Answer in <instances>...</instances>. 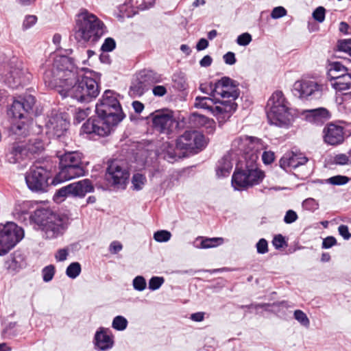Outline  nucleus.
<instances>
[{"label": "nucleus", "mask_w": 351, "mask_h": 351, "mask_svg": "<svg viewBox=\"0 0 351 351\" xmlns=\"http://www.w3.org/2000/svg\"><path fill=\"white\" fill-rule=\"evenodd\" d=\"M99 78L94 71L75 66L73 60L66 56L47 61L43 73L46 86L57 88L64 98L70 97L81 103H88L99 95Z\"/></svg>", "instance_id": "nucleus-1"}, {"label": "nucleus", "mask_w": 351, "mask_h": 351, "mask_svg": "<svg viewBox=\"0 0 351 351\" xmlns=\"http://www.w3.org/2000/svg\"><path fill=\"white\" fill-rule=\"evenodd\" d=\"M112 90H106L95 106L97 117L88 119L81 127V133L106 136L125 117L118 97Z\"/></svg>", "instance_id": "nucleus-2"}, {"label": "nucleus", "mask_w": 351, "mask_h": 351, "mask_svg": "<svg viewBox=\"0 0 351 351\" xmlns=\"http://www.w3.org/2000/svg\"><path fill=\"white\" fill-rule=\"evenodd\" d=\"M73 32L78 43H95L105 34L106 26L96 15L81 9L75 16Z\"/></svg>", "instance_id": "nucleus-3"}, {"label": "nucleus", "mask_w": 351, "mask_h": 351, "mask_svg": "<svg viewBox=\"0 0 351 351\" xmlns=\"http://www.w3.org/2000/svg\"><path fill=\"white\" fill-rule=\"evenodd\" d=\"M58 157L59 171L51 181L53 184L56 185L85 176L86 169L82 162V154L78 152H67Z\"/></svg>", "instance_id": "nucleus-4"}, {"label": "nucleus", "mask_w": 351, "mask_h": 351, "mask_svg": "<svg viewBox=\"0 0 351 351\" xmlns=\"http://www.w3.org/2000/svg\"><path fill=\"white\" fill-rule=\"evenodd\" d=\"M11 139L5 148V158L10 164L21 163L29 159L25 149V140L22 139L29 134L28 125L23 121L13 123L11 127Z\"/></svg>", "instance_id": "nucleus-5"}, {"label": "nucleus", "mask_w": 351, "mask_h": 351, "mask_svg": "<svg viewBox=\"0 0 351 351\" xmlns=\"http://www.w3.org/2000/svg\"><path fill=\"white\" fill-rule=\"evenodd\" d=\"M289 102L283 93L275 91L267 104V117L270 124L279 127H288L293 121Z\"/></svg>", "instance_id": "nucleus-6"}, {"label": "nucleus", "mask_w": 351, "mask_h": 351, "mask_svg": "<svg viewBox=\"0 0 351 351\" xmlns=\"http://www.w3.org/2000/svg\"><path fill=\"white\" fill-rule=\"evenodd\" d=\"M239 82L232 78L223 76L215 83H210V95L213 96H219L220 103L223 104H232L234 106V112L237 108V104L235 100L239 97L240 90L239 88Z\"/></svg>", "instance_id": "nucleus-7"}, {"label": "nucleus", "mask_w": 351, "mask_h": 351, "mask_svg": "<svg viewBox=\"0 0 351 351\" xmlns=\"http://www.w3.org/2000/svg\"><path fill=\"white\" fill-rule=\"evenodd\" d=\"M325 86L320 82L302 79L297 80L293 85V95L302 101H311L320 99Z\"/></svg>", "instance_id": "nucleus-8"}, {"label": "nucleus", "mask_w": 351, "mask_h": 351, "mask_svg": "<svg viewBox=\"0 0 351 351\" xmlns=\"http://www.w3.org/2000/svg\"><path fill=\"white\" fill-rule=\"evenodd\" d=\"M195 106L197 108L206 110L215 116L219 123L228 119L234 113V106L232 104H223L219 99L215 100L207 97H197Z\"/></svg>", "instance_id": "nucleus-9"}, {"label": "nucleus", "mask_w": 351, "mask_h": 351, "mask_svg": "<svg viewBox=\"0 0 351 351\" xmlns=\"http://www.w3.org/2000/svg\"><path fill=\"white\" fill-rule=\"evenodd\" d=\"M261 140L258 138L248 136L237 137L232 142V151L237 155H241L245 160L256 162L258 159L256 152L258 151Z\"/></svg>", "instance_id": "nucleus-10"}, {"label": "nucleus", "mask_w": 351, "mask_h": 351, "mask_svg": "<svg viewBox=\"0 0 351 351\" xmlns=\"http://www.w3.org/2000/svg\"><path fill=\"white\" fill-rule=\"evenodd\" d=\"M24 237L23 230L14 222L0 229V256L8 254Z\"/></svg>", "instance_id": "nucleus-11"}, {"label": "nucleus", "mask_w": 351, "mask_h": 351, "mask_svg": "<svg viewBox=\"0 0 351 351\" xmlns=\"http://www.w3.org/2000/svg\"><path fill=\"white\" fill-rule=\"evenodd\" d=\"M51 173L41 166H33L25 174L27 187L34 192H44L48 186Z\"/></svg>", "instance_id": "nucleus-12"}, {"label": "nucleus", "mask_w": 351, "mask_h": 351, "mask_svg": "<svg viewBox=\"0 0 351 351\" xmlns=\"http://www.w3.org/2000/svg\"><path fill=\"white\" fill-rule=\"evenodd\" d=\"M130 177V173L124 163L118 160L108 162L105 173L106 182L114 186L125 185Z\"/></svg>", "instance_id": "nucleus-13"}, {"label": "nucleus", "mask_w": 351, "mask_h": 351, "mask_svg": "<svg viewBox=\"0 0 351 351\" xmlns=\"http://www.w3.org/2000/svg\"><path fill=\"white\" fill-rule=\"evenodd\" d=\"M205 146L203 134L196 131H186L176 141V147L190 154H197Z\"/></svg>", "instance_id": "nucleus-14"}, {"label": "nucleus", "mask_w": 351, "mask_h": 351, "mask_svg": "<svg viewBox=\"0 0 351 351\" xmlns=\"http://www.w3.org/2000/svg\"><path fill=\"white\" fill-rule=\"evenodd\" d=\"M94 189L90 180L83 179L62 187L57 191L56 195L59 197H84L88 193L93 192Z\"/></svg>", "instance_id": "nucleus-15"}, {"label": "nucleus", "mask_w": 351, "mask_h": 351, "mask_svg": "<svg viewBox=\"0 0 351 351\" xmlns=\"http://www.w3.org/2000/svg\"><path fill=\"white\" fill-rule=\"evenodd\" d=\"M345 136V128L340 123H328L323 129V140L327 145H341L344 142Z\"/></svg>", "instance_id": "nucleus-16"}, {"label": "nucleus", "mask_w": 351, "mask_h": 351, "mask_svg": "<svg viewBox=\"0 0 351 351\" xmlns=\"http://www.w3.org/2000/svg\"><path fill=\"white\" fill-rule=\"evenodd\" d=\"M67 228L66 220L56 214L42 228L43 237L46 239H54L64 234Z\"/></svg>", "instance_id": "nucleus-17"}, {"label": "nucleus", "mask_w": 351, "mask_h": 351, "mask_svg": "<svg viewBox=\"0 0 351 351\" xmlns=\"http://www.w3.org/2000/svg\"><path fill=\"white\" fill-rule=\"evenodd\" d=\"M152 115L153 127L160 133L169 134L177 125L171 111H156Z\"/></svg>", "instance_id": "nucleus-18"}, {"label": "nucleus", "mask_w": 351, "mask_h": 351, "mask_svg": "<svg viewBox=\"0 0 351 351\" xmlns=\"http://www.w3.org/2000/svg\"><path fill=\"white\" fill-rule=\"evenodd\" d=\"M36 204L34 201H18L12 211L13 217L25 225H31Z\"/></svg>", "instance_id": "nucleus-19"}, {"label": "nucleus", "mask_w": 351, "mask_h": 351, "mask_svg": "<svg viewBox=\"0 0 351 351\" xmlns=\"http://www.w3.org/2000/svg\"><path fill=\"white\" fill-rule=\"evenodd\" d=\"M35 101V97L31 95L19 97V99L14 100L8 110V114L14 119H21L25 117L26 113L32 110Z\"/></svg>", "instance_id": "nucleus-20"}, {"label": "nucleus", "mask_w": 351, "mask_h": 351, "mask_svg": "<svg viewBox=\"0 0 351 351\" xmlns=\"http://www.w3.org/2000/svg\"><path fill=\"white\" fill-rule=\"evenodd\" d=\"M31 80V74L27 70L19 67H11L5 75L4 82L12 89H16L28 84Z\"/></svg>", "instance_id": "nucleus-21"}, {"label": "nucleus", "mask_w": 351, "mask_h": 351, "mask_svg": "<svg viewBox=\"0 0 351 351\" xmlns=\"http://www.w3.org/2000/svg\"><path fill=\"white\" fill-rule=\"evenodd\" d=\"M308 159L300 152H288L279 161L280 167L286 171H290L300 166L304 165Z\"/></svg>", "instance_id": "nucleus-22"}, {"label": "nucleus", "mask_w": 351, "mask_h": 351, "mask_svg": "<svg viewBox=\"0 0 351 351\" xmlns=\"http://www.w3.org/2000/svg\"><path fill=\"white\" fill-rule=\"evenodd\" d=\"M69 123L60 114H56L50 117L46 123V127L49 132L60 137L66 131Z\"/></svg>", "instance_id": "nucleus-23"}, {"label": "nucleus", "mask_w": 351, "mask_h": 351, "mask_svg": "<svg viewBox=\"0 0 351 351\" xmlns=\"http://www.w3.org/2000/svg\"><path fill=\"white\" fill-rule=\"evenodd\" d=\"M110 331L104 328H100L95 335V346L99 351H106L112 348L114 341Z\"/></svg>", "instance_id": "nucleus-24"}, {"label": "nucleus", "mask_w": 351, "mask_h": 351, "mask_svg": "<svg viewBox=\"0 0 351 351\" xmlns=\"http://www.w3.org/2000/svg\"><path fill=\"white\" fill-rule=\"evenodd\" d=\"M56 215V213H54L50 209L43 208L37 203L33 214L32 220L31 221V225H37L41 229L49 221L51 217L55 216Z\"/></svg>", "instance_id": "nucleus-25"}, {"label": "nucleus", "mask_w": 351, "mask_h": 351, "mask_svg": "<svg viewBox=\"0 0 351 351\" xmlns=\"http://www.w3.org/2000/svg\"><path fill=\"white\" fill-rule=\"evenodd\" d=\"M306 120L316 125H322L330 118L328 110L324 108H318L306 110Z\"/></svg>", "instance_id": "nucleus-26"}, {"label": "nucleus", "mask_w": 351, "mask_h": 351, "mask_svg": "<svg viewBox=\"0 0 351 351\" xmlns=\"http://www.w3.org/2000/svg\"><path fill=\"white\" fill-rule=\"evenodd\" d=\"M250 165L247 162L246 171L247 176V182H249V186L258 184L264 178V173L262 171L258 170L254 165L255 162L250 161Z\"/></svg>", "instance_id": "nucleus-27"}, {"label": "nucleus", "mask_w": 351, "mask_h": 351, "mask_svg": "<svg viewBox=\"0 0 351 351\" xmlns=\"http://www.w3.org/2000/svg\"><path fill=\"white\" fill-rule=\"evenodd\" d=\"M232 185L236 190H243L249 186L246 168L234 171L232 177Z\"/></svg>", "instance_id": "nucleus-28"}, {"label": "nucleus", "mask_w": 351, "mask_h": 351, "mask_svg": "<svg viewBox=\"0 0 351 351\" xmlns=\"http://www.w3.org/2000/svg\"><path fill=\"white\" fill-rule=\"evenodd\" d=\"M232 169V163L230 156L228 154L225 155L217 163L216 175L218 178L227 177L230 173Z\"/></svg>", "instance_id": "nucleus-29"}, {"label": "nucleus", "mask_w": 351, "mask_h": 351, "mask_svg": "<svg viewBox=\"0 0 351 351\" xmlns=\"http://www.w3.org/2000/svg\"><path fill=\"white\" fill-rule=\"evenodd\" d=\"M25 149L29 159L32 156L41 152L44 149V143L39 138L25 141Z\"/></svg>", "instance_id": "nucleus-30"}, {"label": "nucleus", "mask_w": 351, "mask_h": 351, "mask_svg": "<svg viewBox=\"0 0 351 351\" xmlns=\"http://www.w3.org/2000/svg\"><path fill=\"white\" fill-rule=\"evenodd\" d=\"M332 86L338 91L349 90L351 88V74L347 71L331 83Z\"/></svg>", "instance_id": "nucleus-31"}, {"label": "nucleus", "mask_w": 351, "mask_h": 351, "mask_svg": "<svg viewBox=\"0 0 351 351\" xmlns=\"http://www.w3.org/2000/svg\"><path fill=\"white\" fill-rule=\"evenodd\" d=\"M347 71V69L339 62H333L328 71V76L330 83L335 82L337 78L341 76L343 73Z\"/></svg>", "instance_id": "nucleus-32"}, {"label": "nucleus", "mask_w": 351, "mask_h": 351, "mask_svg": "<svg viewBox=\"0 0 351 351\" xmlns=\"http://www.w3.org/2000/svg\"><path fill=\"white\" fill-rule=\"evenodd\" d=\"M141 79L144 84H154L162 82V78L160 74L152 71H144L141 75Z\"/></svg>", "instance_id": "nucleus-33"}, {"label": "nucleus", "mask_w": 351, "mask_h": 351, "mask_svg": "<svg viewBox=\"0 0 351 351\" xmlns=\"http://www.w3.org/2000/svg\"><path fill=\"white\" fill-rule=\"evenodd\" d=\"M200 240V244L196 245V247L207 249L217 247L223 243V239L220 237H214V238H198L197 239V241Z\"/></svg>", "instance_id": "nucleus-34"}, {"label": "nucleus", "mask_w": 351, "mask_h": 351, "mask_svg": "<svg viewBox=\"0 0 351 351\" xmlns=\"http://www.w3.org/2000/svg\"><path fill=\"white\" fill-rule=\"evenodd\" d=\"M145 90V84L141 79L130 86L129 93L132 97H140L144 94Z\"/></svg>", "instance_id": "nucleus-35"}, {"label": "nucleus", "mask_w": 351, "mask_h": 351, "mask_svg": "<svg viewBox=\"0 0 351 351\" xmlns=\"http://www.w3.org/2000/svg\"><path fill=\"white\" fill-rule=\"evenodd\" d=\"M81 265L77 262L71 263L66 269V274L71 279L76 278L81 273Z\"/></svg>", "instance_id": "nucleus-36"}, {"label": "nucleus", "mask_w": 351, "mask_h": 351, "mask_svg": "<svg viewBox=\"0 0 351 351\" xmlns=\"http://www.w3.org/2000/svg\"><path fill=\"white\" fill-rule=\"evenodd\" d=\"M302 207L305 210L313 213L319 208V204L314 198L308 197L302 202Z\"/></svg>", "instance_id": "nucleus-37"}, {"label": "nucleus", "mask_w": 351, "mask_h": 351, "mask_svg": "<svg viewBox=\"0 0 351 351\" xmlns=\"http://www.w3.org/2000/svg\"><path fill=\"white\" fill-rule=\"evenodd\" d=\"M128 324L126 318L121 315H117L112 320V327L117 330L122 331L127 328Z\"/></svg>", "instance_id": "nucleus-38"}, {"label": "nucleus", "mask_w": 351, "mask_h": 351, "mask_svg": "<svg viewBox=\"0 0 351 351\" xmlns=\"http://www.w3.org/2000/svg\"><path fill=\"white\" fill-rule=\"evenodd\" d=\"M56 272L55 266L53 265H49L46 267H45L42 269V276H43V280L45 282H48L51 281Z\"/></svg>", "instance_id": "nucleus-39"}, {"label": "nucleus", "mask_w": 351, "mask_h": 351, "mask_svg": "<svg viewBox=\"0 0 351 351\" xmlns=\"http://www.w3.org/2000/svg\"><path fill=\"white\" fill-rule=\"evenodd\" d=\"M191 120L192 121L195 122V123H197V125H198L199 126L204 125L206 124H209V125L213 124V123L212 121H210V120L208 117H205L204 115L196 113V112H193L191 114Z\"/></svg>", "instance_id": "nucleus-40"}, {"label": "nucleus", "mask_w": 351, "mask_h": 351, "mask_svg": "<svg viewBox=\"0 0 351 351\" xmlns=\"http://www.w3.org/2000/svg\"><path fill=\"white\" fill-rule=\"evenodd\" d=\"M155 0H129L131 6L140 10H145L152 6Z\"/></svg>", "instance_id": "nucleus-41"}, {"label": "nucleus", "mask_w": 351, "mask_h": 351, "mask_svg": "<svg viewBox=\"0 0 351 351\" xmlns=\"http://www.w3.org/2000/svg\"><path fill=\"white\" fill-rule=\"evenodd\" d=\"M294 318L303 326L308 328L310 321L306 313L301 310H295L293 313Z\"/></svg>", "instance_id": "nucleus-42"}, {"label": "nucleus", "mask_w": 351, "mask_h": 351, "mask_svg": "<svg viewBox=\"0 0 351 351\" xmlns=\"http://www.w3.org/2000/svg\"><path fill=\"white\" fill-rule=\"evenodd\" d=\"M333 162L338 165H346L351 164V156L348 154H338L333 158Z\"/></svg>", "instance_id": "nucleus-43"}, {"label": "nucleus", "mask_w": 351, "mask_h": 351, "mask_svg": "<svg viewBox=\"0 0 351 351\" xmlns=\"http://www.w3.org/2000/svg\"><path fill=\"white\" fill-rule=\"evenodd\" d=\"M145 182H146V178L143 174L136 173L132 177V182L134 189L136 190L142 189Z\"/></svg>", "instance_id": "nucleus-44"}, {"label": "nucleus", "mask_w": 351, "mask_h": 351, "mask_svg": "<svg viewBox=\"0 0 351 351\" xmlns=\"http://www.w3.org/2000/svg\"><path fill=\"white\" fill-rule=\"evenodd\" d=\"M350 179L348 177L346 176H335L332 177H330L327 180V182L332 185H343L347 184L349 182Z\"/></svg>", "instance_id": "nucleus-45"}, {"label": "nucleus", "mask_w": 351, "mask_h": 351, "mask_svg": "<svg viewBox=\"0 0 351 351\" xmlns=\"http://www.w3.org/2000/svg\"><path fill=\"white\" fill-rule=\"evenodd\" d=\"M162 151L165 152L164 158L166 159H174L176 154L173 144L166 142L162 145Z\"/></svg>", "instance_id": "nucleus-46"}, {"label": "nucleus", "mask_w": 351, "mask_h": 351, "mask_svg": "<svg viewBox=\"0 0 351 351\" xmlns=\"http://www.w3.org/2000/svg\"><path fill=\"white\" fill-rule=\"evenodd\" d=\"M165 279L161 276H153L149 280V289L152 291L158 289L164 283Z\"/></svg>", "instance_id": "nucleus-47"}, {"label": "nucleus", "mask_w": 351, "mask_h": 351, "mask_svg": "<svg viewBox=\"0 0 351 351\" xmlns=\"http://www.w3.org/2000/svg\"><path fill=\"white\" fill-rule=\"evenodd\" d=\"M171 237V232L167 230H158L154 234V239L160 243L168 241Z\"/></svg>", "instance_id": "nucleus-48"}, {"label": "nucleus", "mask_w": 351, "mask_h": 351, "mask_svg": "<svg viewBox=\"0 0 351 351\" xmlns=\"http://www.w3.org/2000/svg\"><path fill=\"white\" fill-rule=\"evenodd\" d=\"M146 280L142 276H137L133 279L132 285L135 290L142 291L146 288Z\"/></svg>", "instance_id": "nucleus-49"}, {"label": "nucleus", "mask_w": 351, "mask_h": 351, "mask_svg": "<svg viewBox=\"0 0 351 351\" xmlns=\"http://www.w3.org/2000/svg\"><path fill=\"white\" fill-rule=\"evenodd\" d=\"M337 47L339 51L347 53L351 57V38L339 40Z\"/></svg>", "instance_id": "nucleus-50"}, {"label": "nucleus", "mask_w": 351, "mask_h": 351, "mask_svg": "<svg viewBox=\"0 0 351 351\" xmlns=\"http://www.w3.org/2000/svg\"><path fill=\"white\" fill-rule=\"evenodd\" d=\"M326 10L324 7L317 8L313 12V19L319 23H322L325 19Z\"/></svg>", "instance_id": "nucleus-51"}, {"label": "nucleus", "mask_w": 351, "mask_h": 351, "mask_svg": "<svg viewBox=\"0 0 351 351\" xmlns=\"http://www.w3.org/2000/svg\"><path fill=\"white\" fill-rule=\"evenodd\" d=\"M116 47V43L112 38H107L105 39L101 49L105 52L112 51Z\"/></svg>", "instance_id": "nucleus-52"}, {"label": "nucleus", "mask_w": 351, "mask_h": 351, "mask_svg": "<svg viewBox=\"0 0 351 351\" xmlns=\"http://www.w3.org/2000/svg\"><path fill=\"white\" fill-rule=\"evenodd\" d=\"M287 14V10L284 7L278 6L272 10L271 13V17L272 19H276L286 16Z\"/></svg>", "instance_id": "nucleus-53"}, {"label": "nucleus", "mask_w": 351, "mask_h": 351, "mask_svg": "<svg viewBox=\"0 0 351 351\" xmlns=\"http://www.w3.org/2000/svg\"><path fill=\"white\" fill-rule=\"evenodd\" d=\"M258 254H264L268 252V243L266 239H261L256 244Z\"/></svg>", "instance_id": "nucleus-54"}, {"label": "nucleus", "mask_w": 351, "mask_h": 351, "mask_svg": "<svg viewBox=\"0 0 351 351\" xmlns=\"http://www.w3.org/2000/svg\"><path fill=\"white\" fill-rule=\"evenodd\" d=\"M252 41V36L249 33H243L237 37V43L240 46H246Z\"/></svg>", "instance_id": "nucleus-55"}, {"label": "nucleus", "mask_w": 351, "mask_h": 351, "mask_svg": "<svg viewBox=\"0 0 351 351\" xmlns=\"http://www.w3.org/2000/svg\"><path fill=\"white\" fill-rule=\"evenodd\" d=\"M298 219V214L293 210H289L286 212L284 217V222L290 224L295 222Z\"/></svg>", "instance_id": "nucleus-56"}, {"label": "nucleus", "mask_w": 351, "mask_h": 351, "mask_svg": "<svg viewBox=\"0 0 351 351\" xmlns=\"http://www.w3.org/2000/svg\"><path fill=\"white\" fill-rule=\"evenodd\" d=\"M272 244L276 249H280L284 246H287L285 239L282 234L276 235L273 239Z\"/></svg>", "instance_id": "nucleus-57"}, {"label": "nucleus", "mask_w": 351, "mask_h": 351, "mask_svg": "<svg viewBox=\"0 0 351 351\" xmlns=\"http://www.w3.org/2000/svg\"><path fill=\"white\" fill-rule=\"evenodd\" d=\"M37 21V17L34 15L27 16L23 21V27L27 29L33 26Z\"/></svg>", "instance_id": "nucleus-58"}, {"label": "nucleus", "mask_w": 351, "mask_h": 351, "mask_svg": "<svg viewBox=\"0 0 351 351\" xmlns=\"http://www.w3.org/2000/svg\"><path fill=\"white\" fill-rule=\"evenodd\" d=\"M69 255V251L66 248L60 249L55 254V258L58 262H62L66 260Z\"/></svg>", "instance_id": "nucleus-59"}, {"label": "nucleus", "mask_w": 351, "mask_h": 351, "mask_svg": "<svg viewBox=\"0 0 351 351\" xmlns=\"http://www.w3.org/2000/svg\"><path fill=\"white\" fill-rule=\"evenodd\" d=\"M337 244V240L334 237L329 236L325 238L322 242V248L328 249Z\"/></svg>", "instance_id": "nucleus-60"}, {"label": "nucleus", "mask_w": 351, "mask_h": 351, "mask_svg": "<svg viewBox=\"0 0 351 351\" xmlns=\"http://www.w3.org/2000/svg\"><path fill=\"white\" fill-rule=\"evenodd\" d=\"M223 59L225 63L228 65H233L237 62L235 54L231 51L225 53L223 56Z\"/></svg>", "instance_id": "nucleus-61"}, {"label": "nucleus", "mask_w": 351, "mask_h": 351, "mask_svg": "<svg viewBox=\"0 0 351 351\" xmlns=\"http://www.w3.org/2000/svg\"><path fill=\"white\" fill-rule=\"evenodd\" d=\"M274 153L272 152H264L262 154V160L265 164H271L274 162Z\"/></svg>", "instance_id": "nucleus-62"}, {"label": "nucleus", "mask_w": 351, "mask_h": 351, "mask_svg": "<svg viewBox=\"0 0 351 351\" xmlns=\"http://www.w3.org/2000/svg\"><path fill=\"white\" fill-rule=\"evenodd\" d=\"M339 234L346 240H348L351 237L348 227L346 225H341L338 228Z\"/></svg>", "instance_id": "nucleus-63"}, {"label": "nucleus", "mask_w": 351, "mask_h": 351, "mask_svg": "<svg viewBox=\"0 0 351 351\" xmlns=\"http://www.w3.org/2000/svg\"><path fill=\"white\" fill-rule=\"evenodd\" d=\"M167 92V88L164 86L158 85L152 88L154 95L157 97H162L166 95Z\"/></svg>", "instance_id": "nucleus-64"}]
</instances>
